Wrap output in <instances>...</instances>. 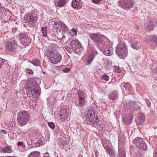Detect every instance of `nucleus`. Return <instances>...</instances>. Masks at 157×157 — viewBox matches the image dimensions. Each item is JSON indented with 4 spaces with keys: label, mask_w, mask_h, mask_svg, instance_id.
<instances>
[{
    "label": "nucleus",
    "mask_w": 157,
    "mask_h": 157,
    "mask_svg": "<svg viewBox=\"0 0 157 157\" xmlns=\"http://www.w3.org/2000/svg\"><path fill=\"white\" fill-rule=\"evenodd\" d=\"M25 89L27 93L30 92L33 95L37 97L39 96L40 94L41 89L33 78H30V80L28 81Z\"/></svg>",
    "instance_id": "f257e3e1"
},
{
    "label": "nucleus",
    "mask_w": 157,
    "mask_h": 157,
    "mask_svg": "<svg viewBox=\"0 0 157 157\" xmlns=\"http://www.w3.org/2000/svg\"><path fill=\"white\" fill-rule=\"evenodd\" d=\"M85 116L92 125H98L99 119L94 109H90L88 111H86L85 112Z\"/></svg>",
    "instance_id": "f03ea898"
},
{
    "label": "nucleus",
    "mask_w": 157,
    "mask_h": 157,
    "mask_svg": "<svg viewBox=\"0 0 157 157\" xmlns=\"http://www.w3.org/2000/svg\"><path fill=\"white\" fill-rule=\"evenodd\" d=\"M90 37L93 43L99 47H105L107 44L104 41L103 36L99 34H90Z\"/></svg>",
    "instance_id": "7ed1b4c3"
},
{
    "label": "nucleus",
    "mask_w": 157,
    "mask_h": 157,
    "mask_svg": "<svg viewBox=\"0 0 157 157\" xmlns=\"http://www.w3.org/2000/svg\"><path fill=\"white\" fill-rule=\"evenodd\" d=\"M116 51L121 58L124 59L127 56V50L124 42L119 44L116 47Z\"/></svg>",
    "instance_id": "20e7f679"
},
{
    "label": "nucleus",
    "mask_w": 157,
    "mask_h": 157,
    "mask_svg": "<svg viewBox=\"0 0 157 157\" xmlns=\"http://www.w3.org/2000/svg\"><path fill=\"white\" fill-rule=\"evenodd\" d=\"M29 113L25 111H21L17 114V120L18 122L22 125L27 123L30 118Z\"/></svg>",
    "instance_id": "39448f33"
},
{
    "label": "nucleus",
    "mask_w": 157,
    "mask_h": 157,
    "mask_svg": "<svg viewBox=\"0 0 157 157\" xmlns=\"http://www.w3.org/2000/svg\"><path fill=\"white\" fill-rule=\"evenodd\" d=\"M70 45L72 50L76 54H78L83 49L82 44L77 40H72Z\"/></svg>",
    "instance_id": "423d86ee"
},
{
    "label": "nucleus",
    "mask_w": 157,
    "mask_h": 157,
    "mask_svg": "<svg viewBox=\"0 0 157 157\" xmlns=\"http://www.w3.org/2000/svg\"><path fill=\"white\" fill-rule=\"evenodd\" d=\"M132 142L140 150L145 151L147 149V145L145 144L144 142L140 137H137L134 139Z\"/></svg>",
    "instance_id": "0eeeda50"
},
{
    "label": "nucleus",
    "mask_w": 157,
    "mask_h": 157,
    "mask_svg": "<svg viewBox=\"0 0 157 157\" xmlns=\"http://www.w3.org/2000/svg\"><path fill=\"white\" fill-rule=\"evenodd\" d=\"M17 45V42L16 40H14L12 42L7 41L4 45L5 51L8 53L13 52Z\"/></svg>",
    "instance_id": "6e6552de"
},
{
    "label": "nucleus",
    "mask_w": 157,
    "mask_h": 157,
    "mask_svg": "<svg viewBox=\"0 0 157 157\" xmlns=\"http://www.w3.org/2000/svg\"><path fill=\"white\" fill-rule=\"evenodd\" d=\"M49 60L50 62L53 64H56L60 62L62 59L61 55L58 53H53L50 54Z\"/></svg>",
    "instance_id": "1a4fd4ad"
},
{
    "label": "nucleus",
    "mask_w": 157,
    "mask_h": 157,
    "mask_svg": "<svg viewBox=\"0 0 157 157\" xmlns=\"http://www.w3.org/2000/svg\"><path fill=\"white\" fill-rule=\"evenodd\" d=\"M124 109L126 110H129L131 112L136 110H139L140 109V106H136V103L132 102H129L127 104L124 105Z\"/></svg>",
    "instance_id": "9d476101"
},
{
    "label": "nucleus",
    "mask_w": 157,
    "mask_h": 157,
    "mask_svg": "<svg viewBox=\"0 0 157 157\" xmlns=\"http://www.w3.org/2000/svg\"><path fill=\"white\" fill-rule=\"evenodd\" d=\"M78 98L75 101V105L78 107H82L85 105V100L84 94L80 92H78Z\"/></svg>",
    "instance_id": "9b49d317"
},
{
    "label": "nucleus",
    "mask_w": 157,
    "mask_h": 157,
    "mask_svg": "<svg viewBox=\"0 0 157 157\" xmlns=\"http://www.w3.org/2000/svg\"><path fill=\"white\" fill-rule=\"evenodd\" d=\"M119 4L121 7L126 10L131 8L133 3L132 0H122L120 2Z\"/></svg>",
    "instance_id": "f8f14e48"
},
{
    "label": "nucleus",
    "mask_w": 157,
    "mask_h": 157,
    "mask_svg": "<svg viewBox=\"0 0 157 157\" xmlns=\"http://www.w3.org/2000/svg\"><path fill=\"white\" fill-rule=\"evenodd\" d=\"M128 40V41L131 42V46L132 48L137 50L141 46L140 40L137 38L130 37Z\"/></svg>",
    "instance_id": "ddd939ff"
},
{
    "label": "nucleus",
    "mask_w": 157,
    "mask_h": 157,
    "mask_svg": "<svg viewBox=\"0 0 157 157\" xmlns=\"http://www.w3.org/2000/svg\"><path fill=\"white\" fill-rule=\"evenodd\" d=\"M19 37L20 38V42L25 47L28 46L31 42L30 39L26 35L21 34Z\"/></svg>",
    "instance_id": "4468645a"
},
{
    "label": "nucleus",
    "mask_w": 157,
    "mask_h": 157,
    "mask_svg": "<svg viewBox=\"0 0 157 157\" xmlns=\"http://www.w3.org/2000/svg\"><path fill=\"white\" fill-rule=\"evenodd\" d=\"M25 20L26 23L30 24L31 22L34 23L36 21L37 19L35 15H33L31 13H28L25 15Z\"/></svg>",
    "instance_id": "2eb2a0df"
},
{
    "label": "nucleus",
    "mask_w": 157,
    "mask_h": 157,
    "mask_svg": "<svg viewBox=\"0 0 157 157\" xmlns=\"http://www.w3.org/2000/svg\"><path fill=\"white\" fill-rule=\"evenodd\" d=\"M68 115V114L66 109L63 108L60 109L59 112V117L61 121H64L67 119Z\"/></svg>",
    "instance_id": "dca6fc26"
},
{
    "label": "nucleus",
    "mask_w": 157,
    "mask_h": 157,
    "mask_svg": "<svg viewBox=\"0 0 157 157\" xmlns=\"http://www.w3.org/2000/svg\"><path fill=\"white\" fill-rule=\"evenodd\" d=\"M125 147L122 144H118V152L117 157H125Z\"/></svg>",
    "instance_id": "f3484780"
},
{
    "label": "nucleus",
    "mask_w": 157,
    "mask_h": 157,
    "mask_svg": "<svg viewBox=\"0 0 157 157\" xmlns=\"http://www.w3.org/2000/svg\"><path fill=\"white\" fill-rule=\"evenodd\" d=\"M72 7L75 9L81 8L82 6V3L77 0H73L72 2Z\"/></svg>",
    "instance_id": "a211bd4d"
},
{
    "label": "nucleus",
    "mask_w": 157,
    "mask_h": 157,
    "mask_svg": "<svg viewBox=\"0 0 157 157\" xmlns=\"http://www.w3.org/2000/svg\"><path fill=\"white\" fill-rule=\"evenodd\" d=\"M87 52L90 54H97V51L94 48L93 45L91 44H89L88 46Z\"/></svg>",
    "instance_id": "6ab92c4d"
},
{
    "label": "nucleus",
    "mask_w": 157,
    "mask_h": 157,
    "mask_svg": "<svg viewBox=\"0 0 157 157\" xmlns=\"http://www.w3.org/2000/svg\"><path fill=\"white\" fill-rule=\"evenodd\" d=\"M97 54H89V56L87 59L86 61V64L87 65H89L93 60L95 57V55Z\"/></svg>",
    "instance_id": "aec40b11"
},
{
    "label": "nucleus",
    "mask_w": 157,
    "mask_h": 157,
    "mask_svg": "<svg viewBox=\"0 0 157 157\" xmlns=\"http://www.w3.org/2000/svg\"><path fill=\"white\" fill-rule=\"evenodd\" d=\"M0 151L5 153H10L12 152V149L10 146H8L2 147Z\"/></svg>",
    "instance_id": "412c9836"
},
{
    "label": "nucleus",
    "mask_w": 157,
    "mask_h": 157,
    "mask_svg": "<svg viewBox=\"0 0 157 157\" xmlns=\"http://www.w3.org/2000/svg\"><path fill=\"white\" fill-rule=\"evenodd\" d=\"M156 26V22L154 21L152 22H150L147 25L146 28L148 30H152Z\"/></svg>",
    "instance_id": "4be33fe9"
},
{
    "label": "nucleus",
    "mask_w": 157,
    "mask_h": 157,
    "mask_svg": "<svg viewBox=\"0 0 157 157\" xmlns=\"http://www.w3.org/2000/svg\"><path fill=\"white\" fill-rule=\"evenodd\" d=\"M103 53L106 56H111L113 55V51L112 49L106 48L103 51Z\"/></svg>",
    "instance_id": "5701e85b"
},
{
    "label": "nucleus",
    "mask_w": 157,
    "mask_h": 157,
    "mask_svg": "<svg viewBox=\"0 0 157 157\" xmlns=\"http://www.w3.org/2000/svg\"><path fill=\"white\" fill-rule=\"evenodd\" d=\"M117 91H115L109 93L108 95L109 98L112 100L115 99L117 96Z\"/></svg>",
    "instance_id": "b1692460"
},
{
    "label": "nucleus",
    "mask_w": 157,
    "mask_h": 157,
    "mask_svg": "<svg viewBox=\"0 0 157 157\" xmlns=\"http://www.w3.org/2000/svg\"><path fill=\"white\" fill-rule=\"evenodd\" d=\"M146 40L152 41L157 44V37L154 36H151L146 37Z\"/></svg>",
    "instance_id": "393cba45"
},
{
    "label": "nucleus",
    "mask_w": 157,
    "mask_h": 157,
    "mask_svg": "<svg viewBox=\"0 0 157 157\" xmlns=\"http://www.w3.org/2000/svg\"><path fill=\"white\" fill-rule=\"evenodd\" d=\"M41 30L43 36L44 37L47 36L48 33L47 27L46 26L42 27L41 28Z\"/></svg>",
    "instance_id": "a878e982"
},
{
    "label": "nucleus",
    "mask_w": 157,
    "mask_h": 157,
    "mask_svg": "<svg viewBox=\"0 0 157 157\" xmlns=\"http://www.w3.org/2000/svg\"><path fill=\"white\" fill-rule=\"evenodd\" d=\"M107 152L110 157H115V153L113 147H111Z\"/></svg>",
    "instance_id": "bb28decb"
},
{
    "label": "nucleus",
    "mask_w": 157,
    "mask_h": 157,
    "mask_svg": "<svg viewBox=\"0 0 157 157\" xmlns=\"http://www.w3.org/2000/svg\"><path fill=\"white\" fill-rule=\"evenodd\" d=\"M31 63L36 66H39L40 65V61L37 59H34L32 60Z\"/></svg>",
    "instance_id": "cd10ccee"
},
{
    "label": "nucleus",
    "mask_w": 157,
    "mask_h": 157,
    "mask_svg": "<svg viewBox=\"0 0 157 157\" xmlns=\"http://www.w3.org/2000/svg\"><path fill=\"white\" fill-rule=\"evenodd\" d=\"M66 0H59L57 2V6L59 7H63L66 3Z\"/></svg>",
    "instance_id": "c85d7f7f"
},
{
    "label": "nucleus",
    "mask_w": 157,
    "mask_h": 157,
    "mask_svg": "<svg viewBox=\"0 0 157 157\" xmlns=\"http://www.w3.org/2000/svg\"><path fill=\"white\" fill-rule=\"evenodd\" d=\"M40 153L38 152H33L31 153L28 157H39Z\"/></svg>",
    "instance_id": "c756f323"
},
{
    "label": "nucleus",
    "mask_w": 157,
    "mask_h": 157,
    "mask_svg": "<svg viewBox=\"0 0 157 157\" xmlns=\"http://www.w3.org/2000/svg\"><path fill=\"white\" fill-rule=\"evenodd\" d=\"M59 25L61 27L62 29L63 30L66 31L68 30V27L64 23L59 21Z\"/></svg>",
    "instance_id": "7c9ffc66"
},
{
    "label": "nucleus",
    "mask_w": 157,
    "mask_h": 157,
    "mask_svg": "<svg viewBox=\"0 0 157 157\" xmlns=\"http://www.w3.org/2000/svg\"><path fill=\"white\" fill-rule=\"evenodd\" d=\"M101 78L103 80H104L106 82H107L109 79V77L106 74L103 75L101 76Z\"/></svg>",
    "instance_id": "2f4dec72"
},
{
    "label": "nucleus",
    "mask_w": 157,
    "mask_h": 157,
    "mask_svg": "<svg viewBox=\"0 0 157 157\" xmlns=\"http://www.w3.org/2000/svg\"><path fill=\"white\" fill-rule=\"evenodd\" d=\"M145 117L143 115H141L139 117L138 120L141 123H143L144 121Z\"/></svg>",
    "instance_id": "473e14b6"
},
{
    "label": "nucleus",
    "mask_w": 157,
    "mask_h": 157,
    "mask_svg": "<svg viewBox=\"0 0 157 157\" xmlns=\"http://www.w3.org/2000/svg\"><path fill=\"white\" fill-rule=\"evenodd\" d=\"M49 126L51 128L53 129L55 127L54 124L52 122H49L48 123Z\"/></svg>",
    "instance_id": "72a5a7b5"
},
{
    "label": "nucleus",
    "mask_w": 157,
    "mask_h": 157,
    "mask_svg": "<svg viewBox=\"0 0 157 157\" xmlns=\"http://www.w3.org/2000/svg\"><path fill=\"white\" fill-rule=\"evenodd\" d=\"M114 68L115 69V71L116 72H117L118 73H121V70L120 68L117 66H115L114 67Z\"/></svg>",
    "instance_id": "f704fd0d"
},
{
    "label": "nucleus",
    "mask_w": 157,
    "mask_h": 157,
    "mask_svg": "<svg viewBox=\"0 0 157 157\" xmlns=\"http://www.w3.org/2000/svg\"><path fill=\"white\" fill-rule=\"evenodd\" d=\"M17 144L18 146H22L23 147H25V144L22 142H19L17 143Z\"/></svg>",
    "instance_id": "c9c22d12"
},
{
    "label": "nucleus",
    "mask_w": 157,
    "mask_h": 157,
    "mask_svg": "<svg viewBox=\"0 0 157 157\" xmlns=\"http://www.w3.org/2000/svg\"><path fill=\"white\" fill-rule=\"evenodd\" d=\"M26 72L27 73H28L29 74H31L33 73L32 70L29 69H26Z\"/></svg>",
    "instance_id": "e433bc0d"
},
{
    "label": "nucleus",
    "mask_w": 157,
    "mask_h": 157,
    "mask_svg": "<svg viewBox=\"0 0 157 157\" xmlns=\"http://www.w3.org/2000/svg\"><path fill=\"white\" fill-rule=\"evenodd\" d=\"M92 2L95 4H98L100 3L101 1V0H91Z\"/></svg>",
    "instance_id": "4c0bfd02"
},
{
    "label": "nucleus",
    "mask_w": 157,
    "mask_h": 157,
    "mask_svg": "<svg viewBox=\"0 0 157 157\" xmlns=\"http://www.w3.org/2000/svg\"><path fill=\"white\" fill-rule=\"evenodd\" d=\"M71 30L74 33V34L76 36L77 34V30L75 28H73L71 29Z\"/></svg>",
    "instance_id": "58836bf2"
},
{
    "label": "nucleus",
    "mask_w": 157,
    "mask_h": 157,
    "mask_svg": "<svg viewBox=\"0 0 157 157\" xmlns=\"http://www.w3.org/2000/svg\"><path fill=\"white\" fill-rule=\"evenodd\" d=\"M1 63L0 64H2V65L4 64V63L6 64L7 63V61L5 59H2L1 61Z\"/></svg>",
    "instance_id": "ea45409f"
},
{
    "label": "nucleus",
    "mask_w": 157,
    "mask_h": 157,
    "mask_svg": "<svg viewBox=\"0 0 157 157\" xmlns=\"http://www.w3.org/2000/svg\"><path fill=\"white\" fill-rule=\"evenodd\" d=\"M65 49L67 51L69 52L71 51L70 47L69 46H64Z\"/></svg>",
    "instance_id": "a19ab883"
},
{
    "label": "nucleus",
    "mask_w": 157,
    "mask_h": 157,
    "mask_svg": "<svg viewBox=\"0 0 157 157\" xmlns=\"http://www.w3.org/2000/svg\"><path fill=\"white\" fill-rule=\"evenodd\" d=\"M103 147L106 150V151L109 150L111 147H109L107 145H103Z\"/></svg>",
    "instance_id": "79ce46f5"
},
{
    "label": "nucleus",
    "mask_w": 157,
    "mask_h": 157,
    "mask_svg": "<svg viewBox=\"0 0 157 157\" xmlns=\"http://www.w3.org/2000/svg\"><path fill=\"white\" fill-rule=\"evenodd\" d=\"M70 71V69L69 68H65L63 70V71L65 72H68Z\"/></svg>",
    "instance_id": "37998d69"
},
{
    "label": "nucleus",
    "mask_w": 157,
    "mask_h": 157,
    "mask_svg": "<svg viewBox=\"0 0 157 157\" xmlns=\"http://www.w3.org/2000/svg\"><path fill=\"white\" fill-rule=\"evenodd\" d=\"M154 157H157V147L155 151H154Z\"/></svg>",
    "instance_id": "c03bdc74"
},
{
    "label": "nucleus",
    "mask_w": 157,
    "mask_h": 157,
    "mask_svg": "<svg viewBox=\"0 0 157 157\" xmlns=\"http://www.w3.org/2000/svg\"><path fill=\"white\" fill-rule=\"evenodd\" d=\"M54 51V49L53 47H52L51 49L49 50V52L50 53H52Z\"/></svg>",
    "instance_id": "a18cd8bd"
},
{
    "label": "nucleus",
    "mask_w": 157,
    "mask_h": 157,
    "mask_svg": "<svg viewBox=\"0 0 157 157\" xmlns=\"http://www.w3.org/2000/svg\"><path fill=\"white\" fill-rule=\"evenodd\" d=\"M1 132L2 133H3L5 134L6 133V131L5 130H1Z\"/></svg>",
    "instance_id": "49530a36"
},
{
    "label": "nucleus",
    "mask_w": 157,
    "mask_h": 157,
    "mask_svg": "<svg viewBox=\"0 0 157 157\" xmlns=\"http://www.w3.org/2000/svg\"><path fill=\"white\" fill-rule=\"evenodd\" d=\"M59 21H58V22H54V24L56 25H59Z\"/></svg>",
    "instance_id": "de8ad7c7"
},
{
    "label": "nucleus",
    "mask_w": 157,
    "mask_h": 157,
    "mask_svg": "<svg viewBox=\"0 0 157 157\" xmlns=\"http://www.w3.org/2000/svg\"><path fill=\"white\" fill-rule=\"evenodd\" d=\"M65 36H64V35H63V36H62V39H64L65 38Z\"/></svg>",
    "instance_id": "09e8293b"
},
{
    "label": "nucleus",
    "mask_w": 157,
    "mask_h": 157,
    "mask_svg": "<svg viewBox=\"0 0 157 157\" xmlns=\"http://www.w3.org/2000/svg\"><path fill=\"white\" fill-rule=\"evenodd\" d=\"M105 41L106 40L108 41H109L108 40L107 38H105Z\"/></svg>",
    "instance_id": "8fccbe9b"
},
{
    "label": "nucleus",
    "mask_w": 157,
    "mask_h": 157,
    "mask_svg": "<svg viewBox=\"0 0 157 157\" xmlns=\"http://www.w3.org/2000/svg\"><path fill=\"white\" fill-rule=\"evenodd\" d=\"M43 157H50L49 156H44Z\"/></svg>",
    "instance_id": "3c124183"
},
{
    "label": "nucleus",
    "mask_w": 157,
    "mask_h": 157,
    "mask_svg": "<svg viewBox=\"0 0 157 157\" xmlns=\"http://www.w3.org/2000/svg\"><path fill=\"white\" fill-rule=\"evenodd\" d=\"M2 64H0V68H1V67H2Z\"/></svg>",
    "instance_id": "603ef678"
},
{
    "label": "nucleus",
    "mask_w": 157,
    "mask_h": 157,
    "mask_svg": "<svg viewBox=\"0 0 157 157\" xmlns=\"http://www.w3.org/2000/svg\"><path fill=\"white\" fill-rule=\"evenodd\" d=\"M10 1H11V2H12L13 1V0H10Z\"/></svg>",
    "instance_id": "864d4df0"
},
{
    "label": "nucleus",
    "mask_w": 157,
    "mask_h": 157,
    "mask_svg": "<svg viewBox=\"0 0 157 157\" xmlns=\"http://www.w3.org/2000/svg\"><path fill=\"white\" fill-rule=\"evenodd\" d=\"M30 100L32 101L31 99H30Z\"/></svg>",
    "instance_id": "5fc2aeb1"
}]
</instances>
